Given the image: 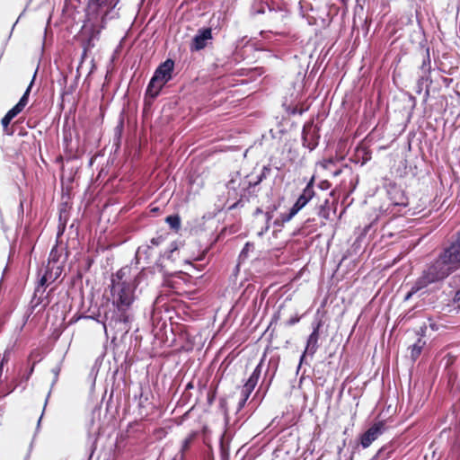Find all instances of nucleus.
<instances>
[{
  "mask_svg": "<svg viewBox=\"0 0 460 460\" xmlns=\"http://www.w3.org/2000/svg\"><path fill=\"white\" fill-rule=\"evenodd\" d=\"M318 330H319V324H317L314 328L313 332L308 337L305 352L302 355L301 359H300V364L304 361V358H305L306 354L313 356L314 354V352L316 351L317 347H318V338H319Z\"/></svg>",
  "mask_w": 460,
  "mask_h": 460,
  "instance_id": "10",
  "label": "nucleus"
},
{
  "mask_svg": "<svg viewBox=\"0 0 460 460\" xmlns=\"http://www.w3.org/2000/svg\"><path fill=\"white\" fill-rule=\"evenodd\" d=\"M35 73H37V71ZM35 76H36V74H34L31 82L30 83L29 86L26 89L22 97L20 99L19 102L6 113L12 119H13L16 115H18L23 110V108L27 105L28 96H29L31 88L32 86V84L34 82Z\"/></svg>",
  "mask_w": 460,
  "mask_h": 460,
  "instance_id": "11",
  "label": "nucleus"
},
{
  "mask_svg": "<svg viewBox=\"0 0 460 460\" xmlns=\"http://www.w3.org/2000/svg\"><path fill=\"white\" fill-rule=\"evenodd\" d=\"M452 286L458 288V290L456 292L454 299L456 302H460V276H456L453 278Z\"/></svg>",
  "mask_w": 460,
  "mask_h": 460,
  "instance_id": "14",
  "label": "nucleus"
},
{
  "mask_svg": "<svg viewBox=\"0 0 460 460\" xmlns=\"http://www.w3.org/2000/svg\"><path fill=\"white\" fill-rule=\"evenodd\" d=\"M256 213H261V209H257Z\"/></svg>",
  "mask_w": 460,
  "mask_h": 460,
  "instance_id": "21",
  "label": "nucleus"
},
{
  "mask_svg": "<svg viewBox=\"0 0 460 460\" xmlns=\"http://www.w3.org/2000/svg\"><path fill=\"white\" fill-rule=\"evenodd\" d=\"M424 345V342L421 341V340H419L411 348V358L413 360H415L420 354L421 353L422 347Z\"/></svg>",
  "mask_w": 460,
  "mask_h": 460,
  "instance_id": "13",
  "label": "nucleus"
},
{
  "mask_svg": "<svg viewBox=\"0 0 460 460\" xmlns=\"http://www.w3.org/2000/svg\"><path fill=\"white\" fill-rule=\"evenodd\" d=\"M191 440H192V438L191 437H189L187 438H185L182 442V446H181V451L184 452L185 450H187L191 443Z\"/></svg>",
  "mask_w": 460,
  "mask_h": 460,
  "instance_id": "16",
  "label": "nucleus"
},
{
  "mask_svg": "<svg viewBox=\"0 0 460 460\" xmlns=\"http://www.w3.org/2000/svg\"><path fill=\"white\" fill-rule=\"evenodd\" d=\"M455 270H456L441 253L438 258L423 271L422 275L411 288V290L405 296V299L408 300L414 293L426 288L429 284L445 279Z\"/></svg>",
  "mask_w": 460,
  "mask_h": 460,
  "instance_id": "3",
  "label": "nucleus"
},
{
  "mask_svg": "<svg viewBox=\"0 0 460 460\" xmlns=\"http://www.w3.org/2000/svg\"><path fill=\"white\" fill-rule=\"evenodd\" d=\"M53 373L55 375V378L57 379V377L58 376V369H53Z\"/></svg>",
  "mask_w": 460,
  "mask_h": 460,
  "instance_id": "19",
  "label": "nucleus"
},
{
  "mask_svg": "<svg viewBox=\"0 0 460 460\" xmlns=\"http://www.w3.org/2000/svg\"><path fill=\"white\" fill-rule=\"evenodd\" d=\"M261 373V363H260L253 372L252 373L251 376L247 380V382L244 384V385L242 388L241 394L243 396L242 402H240V406H243L247 399L250 397L251 394L254 390L255 386L258 384L260 376Z\"/></svg>",
  "mask_w": 460,
  "mask_h": 460,
  "instance_id": "6",
  "label": "nucleus"
},
{
  "mask_svg": "<svg viewBox=\"0 0 460 460\" xmlns=\"http://www.w3.org/2000/svg\"><path fill=\"white\" fill-rule=\"evenodd\" d=\"M314 196V190L313 187V180L305 186L303 192L296 199V203L290 209L289 214L283 218V221H289L295 215H296Z\"/></svg>",
  "mask_w": 460,
  "mask_h": 460,
  "instance_id": "5",
  "label": "nucleus"
},
{
  "mask_svg": "<svg viewBox=\"0 0 460 460\" xmlns=\"http://www.w3.org/2000/svg\"><path fill=\"white\" fill-rule=\"evenodd\" d=\"M385 430V424L382 421L373 424L362 436L361 446L368 447Z\"/></svg>",
  "mask_w": 460,
  "mask_h": 460,
  "instance_id": "8",
  "label": "nucleus"
},
{
  "mask_svg": "<svg viewBox=\"0 0 460 460\" xmlns=\"http://www.w3.org/2000/svg\"><path fill=\"white\" fill-rule=\"evenodd\" d=\"M276 209H277V208L274 206L273 209L271 211L266 212L267 225L264 228H261V230H260L257 233L259 236H261L264 234V232H266L269 229V221L272 218V212Z\"/></svg>",
  "mask_w": 460,
  "mask_h": 460,
  "instance_id": "15",
  "label": "nucleus"
},
{
  "mask_svg": "<svg viewBox=\"0 0 460 460\" xmlns=\"http://www.w3.org/2000/svg\"><path fill=\"white\" fill-rule=\"evenodd\" d=\"M234 183V181L232 180L231 181L228 182V187L229 188H234V186H232Z\"/></svg>",
  "mask_w": 460,
  "mask_h": 460,
  "instance_id": "20",
  "label": "nucleus"
},
{
  "mask_svg": "<svg viewBox=\"0 0 460 460\" xmlns=\"http://www.w3.org/2000/svg\"><path fill=\"white\" fill-rule=\"evenodd\" d=\"M298 322H299V317L296 316V317H292V318H290V319L288 320V325H293V324H295V323H298Z\"/></svg>",
  "mask_w": 460,
  "mask_h": 460,
  "instance_id": "18",
  "label": "nucleus"
},
{
  "mask_svg": "<svg viewBox=\"0 0 460 460\" xmlns=\"http://www.w3.org/2000/svg\"><path fill=\"white\" fill-rule=\"evenodd\" d=\"M144 274L131 267L125 266L111 276L109 286L108 300L113 305L116 317L119 322L129 321L134 302L137 299L136 289Z\"/></svg>",
  "mask_w": 460,
  "mask_h": 460,
  "instance_id": "1",
  "label": "nucleus"
},
{
  "mask_svg": "<svg viewBox=\"0 0 460 460\" xmlns=\"http://www.w3.org/2000/svg\"><path fill=\"white\" fill-rule=\"evenodd\" d=\"M442 254L456 270L460 268V234L456 241L447 248Z\"/></svg>",
  "mask_w": 460,
  "mask_h": 460,
  "instance_id": "7",
  "label": "nucleus"
},
{
  "mask_svg": "<svg viewBox=\"0 0 460 460\" xmlns=\"http://www.w3.org/2000/svg\"><path fill=\"white\" fill-rule=\"evenodd\" d=\"M119 0H89L84 30L91 33L89 40L98 37L109 20L116 17L114 8Z\"/></svg>",
  "mask_w": 460,
  "mask_h": 460,
  "instance_id": "2",
  "label": "nucleus"
},
{
  "mask_svg": "<svg viewBox=\"0 0 460 460\" xmlns=\"http://www.w3.org/2000/svg\"><path fill=\"white\" fill-rule=\"evenodd\" d=\"M212 40V31L210 28L201 29L198 31L190 44L191 51L203 49Z\"/></svg>",
  "mask_w": 460,
  "mask_h": 460,
  "instance_id": "9",
  "label": "nucleus"
},
{
  "mask_svg": "<svg viewBox=\"0 0 460 460\" xmlns=\"http://www.w3.org/2000/svg\"><path fill=\"white\" fill-rule=\"evenodd\" d=\"M174 69V62L172 59H166L155 70L147 89L146 93L151 97H156L164 85L172 79Z\"/></svg>",
  "mask_w": 460,
  "mask_h": 460,
  "instance_id": "4",
  "label": "nucleus"
},
{
  "mask_svg": "<svg viewBox=\"0 0 460 460\" xmlns=\"http://www.w3.org/2000/svg\"><path fill=\"white\" fill-rule=\"evenodd\" d=\"M12 119H12L10 116H8L7 114H5V116L2 119V125H3V127H4V128H7V127H8V125L10 124V122H11V120H12Z\"/></svg>",
  "mask_w": 460,
  "mask_h": 460,
  "instance_id": "17",
  "label": "nucleus"
},
{
  "mask_svg": "<svg viewBox=\"0 0 460 460\" xmlns=\"http://www.w3.org/2000/svg\"><path fill=\"white\" fill-rule=\"evenodd\" d=\"M165 221L172 229L178 230L181 226V219L176 215L167 217Z\"/></svg>",
  "mask_w": 460,
  "mask_h": 460,
  "instance_id": "12",
  "label": "nucleus"
}]
</instances>
